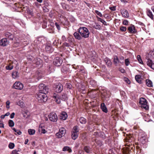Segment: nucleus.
<instances>
[{
	"label": "nucleus",
	"instance_id": "nucleus-1",
	"mask_svg": "<svg viewBox=\"0 0 154 154\" xmlns=\"http://www.w3.org/2000/svg\"><path fill=\"white\" fill-rule=\"evenodd\" d=\"M146 59L147 65L154 69V52L150 51L148 54Z\"/></svg>",
	"mask_w": 154,
	"mask_h": 154
},
{
	"label": "nucleus",
	"instance_id": "nucleus-2",
	"mask_svg": "<svg viewBox=\"0 0 154 154\" xmlns=\"http://www.w3.org/2000/svg\"><path fill=\"white\" fill-rule=\"evenodd\" d=\"M78 31L82 37L87 38L89 37L90 32L87 28L85 27H81L78 29Z\"/></svg>",
	"mask_w": 154,
	"mask_h": 154
},
{
	"label": "nucleus",
	"instance_id": "nucleus-3",
	"mask_svg": "<svg viewBox=\"0 0 154 154\" xmlns=\"http://www.w3.org/2000/svg\"><path fill=\"white\" fill-rule=\"evenodd\" d=\"M36 98L38 102L43 103L46 102L48 99V97L45 93L38 92L37 94Z\"/></svg>",
	"mask_w": 154,
	"mask_h": 154
},
{
	"label": "nucleus",
	"instance_id": "nucleus-4",
	"mask_svg": "<svg viewBox=\"0 0 154 154\" xmlns=\"http://www.w3.org/2000/svg\"><path fill=\"white\" fill-rule=\"evenodd\" d=\"M53 97L54 99V100L58 104H59L60 103V99L63 101H65L67 100V95L65 94H63L60 98L58 95L55 94L53 95Z\"/></svg>",
	"mask_w": 154,
	"mask_h": 154
},
{
	"label": "nucleus",
	"instance_id": "nucleus-5",
	"mask_svg": "<svg viewBox=\"0 0 154 154\" xmlns=\"http://www.w3.org/2000/svg\"><path fill=\"white\" fill-rule=\"evenodd\" d=\"M139 104L142 108H143L146 110L149 109V107L147 104V101L144 98L141 97L140 98Z\"/></svg>",
	"mask_w": 154,
	"mask_h": 154
},
{
	"label": "nucleus",
	"instance_id": "nucleus-6",
	"mask_svg": "<svg viewBox=\"0 0 154 154\" xmlns=\"http://www.w3.org/2000/svg\"><path fill=\"white\" fill-rule=\"evenodd\" d=\"M79 130L77 126H75L72 131L71 137L73 140H75L78 137Z\"/></svg>",
	"mask_w": 154,
	"mask_h": 154
},
{
	"label": "nucleus",
	"instance_id": "nucleus-7",
	"mask_svg": "<svg viewBox=\"0 0 154 154\" xmlns=\"http://www.w3.org/2000/svg\"><path fill=\"white\" fill-rule=\"evenodd\" d=\"M39 92L46 94L48 92V87L43 84H40L39 86Z\"/></svg>",
	"mask_w": 154,
	"mask_h": 154
},
{
	"label": "nucleus",
	"instance_id": "nucleus-8",
	"mask_svg": "<svg viewBox=\"0 0 154 154\" xmlns=\"http://www.w3.org/2000/svg\"><path fill=\"white\" fill-rule=\"evenodd\" d=\"M66 133L65 129L63 128L60 129L59 132L56 134V136L58 138H60L64 136Z\"/></svg>",
	"mask_w": 154,
	"mask_h": 154
},
{
	"label": "nucleus",
	"instance_id": "nucleus-9",
	"mask_svg": "<svg viewBox=\"0 0 154 154\" xmlns=\"http://www.w3.org/2000/svg\"><path fill=\"white\" fill-rule=\"evenodd\" d=\"M50 120L52 122H56L57 120V117L56 114L54 112L51 113L48 115Z\"/></svg>",
	"mask_w": 154,
	"mask_h": 154
},
{
	"label": "nucleus",
	"instance_id": "nucleus-10",
	"mask_svg": "<svg viewBox=\"0 0 154 154\" xmlns=\"http://www.w3.org/2000/svg\"><path fill=\"white\" fill-rule=\"evenodd\" d=\"M63 62V60L60 57H56L54 60L53 62L54 64L56 66H60Z\"/></svg>",
	"mask_w": 154,
	"mask_h": 154
},
{
	"label": "nucleus",
	"instance_id": "nucleus-11",
	"mask_svg": "<svg viewBox=\"0 0 154 154\" xmlns=\"http://www.w3.org/2000/svg\"><path fill=\"white\" fill-rule=\"evenodd\" d=\"M55 91L57 93H60L63 89V86L60 83L55 85L54 87Z\"/></svg>",
	"mask_w": 154,
	"mask_h": 154
},
{
	"label": "nucleus",
	"instance_id": "nucleus-12",
	"mask_svg": "<svg viewBox=\"0 0 154 154\" xmlns=\"http://www.w3.org/2000/svg\"><path fill=\"white\" fill-rule=\"evenodd\" d=\"M128 30L129 33L131 34H135L137 32L134 26L133 25H131L128 27Z\"/></svg>",
	"mask_w": 154,
	"mask_h": 154
},
{
	"label": "nucleus",
	"instance_id": "nucleus-13",
	"mask_svg": "<svg viewBox=\"0 0 154 154\" xmlns=\"http://www.w3.org/2000/svg\"><path fill=\"white\" fill-rule=\"evenodd\" d=\"M14 88L18 90H22L23 87V85L20 82H16L14 85Z\"/></svg>",
	"mask_w": 154,
	"mask_h": 154
},
{
	"label": "nucleus",
	"instance_id": "nucleus-14",
	"mask_svg": "<svg viewBox=\"0 0 154 154\" xmlns=\"http://www.w3.org/2000/svg\"><path fill=\"white\" fill-rule=\"evenodd\" d=\"M9 41L7 38H3L0 41V45L1 46H5L8 45Z\"/></svg>",
	"mask_w": 154,
	"mask_h": 154
},
{
	"label": "nucleus",
	"instance_id": "nucleus-15",
	"mask_svg": "<svg viewBox=\"0 0 154 154\" xmlns=\"http://www.w3.org/2000/svg\"><path fill=\"white\" fill-rule=\"evenodd\" d=\"M5 36L7 39L8 38L10 40L12 41L14 38V35L8 32H6L4 33Z\"/></svg>",
	"mask_w": 154,
	"mask_h": 154
},
{
	"label": "nucleus",
	"instance_id": "nucleus-16",
	"mask_svg": "<svg viewBox=\"0 0 154 154\" xmlns=\"http://www.w3.org/2000/svg\"><path fill=\"white\" fill-rule=\"evenodd\" d=\"M45 51L49 53H52L54 51V49L50 45H47L45 47Z\"/></svg>",
	"mask_w": 154,
	"mask_h": 154
},
{
	"label": "nucleus",
	"instance_id": "nucleus-17",
	"mask_svg": "<svg viewBox=\"0 0 154 154\" xmlns=\"http://www.w3.org/2000/svg\"><path fill=\"white\" fill-rule=\"evenodd\" d=\"M33 63L36 64L37 66L42 64V60L39 58H36L35 59L32 61Z\"/></svg>",
	"mask_w": 154,
	"mask_h": 154
},
{
	"label": "nucleus",
	"instance_id": "nucleus-18",
	"mask_svg": "<svg viewBox=\"0 0 154 154\" xmlns=\"http://www.w3.org/2000/svg\"><path fill=\"white\" fill-rule=\"evenodd\" d=\"M67 114L66 112H62L60 115V119L62 120H66L67 118Z\"/></svg>",
	"mask_w": 154,
	"mask_h": 154
},
{
	"label": "nucleus",
	"instance_id": "nucleus-19",
	"mask_svg": "<svg viewBox=\"0 0 154 154\" xmlns=\"http://www.w3.org/2000/svg\"><path fill=\"white\" fill-rule=\"evenodd\" d=\"M83 150L88 153H90L92 152L91 148L89 146H84Z\"/></svg>",
	"mask_w": 154,
	"mask_h": 154
},
{
	"label": "nucleus",
	"instance_id": "nucleus-20",
	"mask_svg": "<svg viewBox=\"0 0 154 154\" xmlns=\"http://www.w3.org/2000/svg\"><path fill=\"white\" fill-rule=\"evenodd\" d=\"M121 14L123 17L125 18H128L129 17V14L128 11L125 10L124 9L121 11Z\"/></svg>",
	"mask_w": 154,
	"mask_h": 154
},
{
	"label": "nucleus",
	"instance_id": "nucleus-21",
	"mask_svg": "<svg viewBox=\"0 0 154 154\" xmlns=\"http://www.w3.org/2000/svg\"><path fill=\"white\" fill-rule=\"evenodd\" d=\"M138 140L142 144H144L146 141V137L143 135L139 138Z\"/></svg>",
	"mask_w": 154,
	"mask_h": 154
},
{
	"label": "nucleus",
	"instance_id": "nucleus-22",
	"mask_svg": "<svg viewBox=\"0 0 154 154\" xmlns=\"http://www.w3.org/2000/svg\"><path fill=\"white\" fill-rule=\"evenodd\" d=\"M79 32H75L74 33V36L75 38L78 40H81L82 39V37L81 35L79 34Z\"/></svg>",
	"mask_w": 154,
	"mask_h": 154
},
{
	"label": "nucleus",
	"instance_id": "nucleus-23",
	"mask_svg": "<svg viewBox=\"0 0 154 154\" xmlns=\"http://www.w3.org/2000/svg\"><path fill=\"white\" fill-rule=\"evenodd\" d=\"M100 106L102 110L105 113H107L108 112L107 108L104 103H101Z\"/></svg>",
	"mask_w": 154,
	"mask_h": 154
},
{
	"label": "nucleus",
	"instance_id": "nucleus-24",
	"mask_svg": "<svg viewBox=\"0 0 154 154\" xmlns=\"http://www.w3.org/2000/svg\"><path fill=\"white\" fill-rule=\"evenodd\" d=\"M12 77L14 79H16L19 77V73L17 71H14L12 73Z\"/></svg>",
	"mask_w": 154,
	"mask_h": 154
},
{
	"label": "nucleus",
	"instance_id": "nucleus-25",
	"mask_svg": "<svg viewBox=\"0 0 154 154\" xmlns=\"http://www.w3.org/2000/svg\"><path fill=\"white\" fill-rule=\"evenodd\" d=\"M141 78V76L140 75H137L135 76L136 80L138 83L140 84H141L142 82Z\"/></svg>",
	"mask_w": 154,
	"mask_h": 154
},
{
	"label": "nucleus",
	"instance_id": "nucleus-26",
	"mask_svg": "<svg viewBox=\"0 0 154 154\" xmlns=\"http://www.w3.org/2000/svg\"><path fill=\"white\" fill-rule=\"evenodd\" d=\"M104 61L108 66H110L111 65L112 63L110 60L108 58H105L104 59Z\"/></svg>",
	"mask_w": 154,
	"mask_h": 154
},
{
	"label": "nucleus",
	"instance_id": "nucleus-27",
	"mask_svg": "<svg viewBox=\"0 0 154 154\" xmlns=\"http://www.w3.org/2000/svg\"><path fill=\"white\" fill-rule=\"evenodd\" d=\"M113 61L114 64L116 66H117L119 63H121V62L119 61V59L118 58V57L117 56H115L114 57Z\"/></svg>",
	"mask_w": 154,
	"mask_h": 154
},
{
	"label": "nucleus",
	"instance_id": "nucleus-28",
	"mask_svg": "<svg viewBox=\"0 0 154 154\" xmlns=\"http://www.w3.org/2000/svg\"><path fill=\"white\" fill-rule=\"evenodd\" d=\"M63 151H68L69 152H71L72 151L70 147L68 146H65L63 149Z\"/></svg>",
	"mask_w": 154,
	"mask_h": 154
},
{
	"label": "nucleus",
	"instance_id": "nucleus-29",
	"mask_svg": "<svg viewBox=\"0 0 154 154\" xmlns=\"http://www.w3.org/2000/svg\"><path fill=\"white\" fill-rule=\"evenodd\" d=\"M146 85L149 87H152V81L149 79H146Z\"/></svg>",
	"mask_w": 154,
	"mask_h": 154
},
{
	"label": "nucleus",
	"instance_id": "nucleus-30",
	"mask_svg": "<svg viewBox=\"0 0 154 154\" xmlns=\"http://www.w3.org/2000/svg\"><path fill=\"white\" fill-rule=\"evenodd\" d=\"M79 121L80 123L82 124H85L87 122L86 119L82 117H81L80 118Z\"/></svg>",
	"mask_w": 154,
	"mask_h": 154
},
{
	"label": "nucleus",
	"instance_id": "nucleus-31",
	"mask_svg": "<svg viewBox=\"0 0 154 154\" xmlns=\"http://www.w3.org/2000/svg\"><path fill=\"white\" fill-rule=\"evenodd\" d=\"M147 15L151 19H153V15L152 14V11L149 10H147Z\"/></svg>",
	"mask_w": 154,
	"mask_h": 154
},
{
	"label": "nucleus",
	"instance_id": "nucleus-32",
	"mask_svg": "<svg viewBox=\"0 0 154 154\" xmlns=\"http://www.w3.org/2000/svg\"><path fill=\"white\" fill-rule=\"evenodd\" d=\"M28 132L29 135H33L35 134V131L34 129H29Z\"/></svg>",
	"mask_w": 154,
	"mask_h": 154
},
{
	"label": "nucleus",
	"instance_id": "nucleus-33",
	"mask_svg": "<svg viewBox=\"0 0 154 154\" xmlns=\"http://www.w3.org/2000/svg\"><path fill=\"white\" fill-rule=\"evenodd\" d=\"M97 18L98 20L100 21L104 25H107L106 22L103 20L100 17H98V16H97Z\"/></svg>",
	"mask_w": 154,
	"mask_h": 154
},
{
	"label": "nucleus",
	"instance_id": "nucleus-34",
	"mask_svg": "<svg viewBox=\"0 0 154 154\" xmlns=\"http://www.w3.org/2000/svg\"><path fill=\"white\" fill-rule=\"evenodd\" d=\"M9 126L10 127H13L14 126V123L12 120H10L8 121Z\"/></svg>",
	"mask_w": 154,
	"mask_h": 154
},
{
	"label": "nucleus",
	"instance_id": "nucleus-35",
	"mask_svg": "<svg viewBox=\"0 0 154 154\" xmlns=\"http://www.w3.org/2000/svg\"><path fill=\"white\" fill-rule=\"evenodd\" d=\"M93 27L97 29H101L100 25L98 24H97L96 25L93 26Z\"/></svg>",
	"mask_w": 154,
	"mask_h": 154
},
{
	"label": "nucleus",
	"instance_id": "nucleus-36",
	"mask_svg": "<svg viewBox=\"0 0 154 154\" xmlns=\"http://www.w3.org/2000/svg\"><path fill=\"white\" fill-rule=\"evenodd\" d=\"M12 130L18 135H20L22 134L21 132L19 130H16L14 128H13Z\"/></svg>",
	"mask_w": 154,
	"mask_h": 154
},
{
	"label": "nucleus",
	"instance_id": "nucleus-37",
	"mask_svg": "<svg viewBox=\"0 0 154 154\" xmlns=\"http://www.w3.org/2000/svg\"><path fill=\"white\" fill-rule=\"evenodd\" d=\"M137 59L139 63L140 64H143V62L141 59L140 56L139 55H138L137 56Z\"/></svg>",
	"mask_w": 154,
	"mask_h": 154
},
{
	"label": "nucleus",
	"instance_id": "nucleus-38",
	"mask_svg": "<svg viewBox=\"0 0 154 154\" xmlns=\"http://www.w3.org/2000/svg\"><path fill=\"white\" fill-rule=\"evenodd\" d=\"M15 146L14 143H10L8 145V146L9 148L11 149H13L14 148Z\"/></svg>",
	"mask_w": 154,
	"mask_h": 154
},
{
	"label": "nucleus",
	"instance_id": "nucleus-39",
	"mask_svg": "<svg viewBox=\"0 0 154 154\" xmlns=\"http://www.w3.org/2000/svg\"><path fill=\"white\" fill-rule=\"evenodd\" d=\"M95 13L97 15H98L100 17H102L103 15L99 11H98L96 10H95Z\"/></svg>",
	"mask_w": 154,
	"mask_h": 154
},
{
	"label": "nucleus",
	"instance_id": "nucleus-40",
	"mask_svg": "<svg viewBox=\"0 0 154 154\" xmlns=\"http://www.w3.org/2000/svg\"><path fill=\"white\" fill-rule=\"evenodd\" d=\"M120 30L123 32H125L127 30L126 27L125 26H122L120 28Z\"/></svg>",
	"mask_w": 154,
	"mask_h": 154
},
{
	"label": "nucleus",
	"instance_id": "nucleus-41",
	"mask_svg": "<svg viewBox=\"0 0 154 154\" xmlns=\"http://www.w3.org/2000/svg\"><path fill=\"white\" fill-rule=\"evenodd\" d=\"M13 66H8L6 67L7 69L8 70H11L13 69Z\"/></svg>",
	"mask_w": 154,
	"mask_h": 154
},
{
	"label": "nucleus",
	"instance_id": "nucleus-42",
	"mask_svg": "<svg viewBox=\"0 0 154 154\" xmlns=\"http://www.w3.org/2000/svg\"><path fill=\"white\" fill-rule=\"evenodd\" d=\"M63 45V46L65 47H69L70 46V45L66 42H64Z\"/></svg>",
	"mask_w": 154,
	"mask_h": 154
},
{
	"label": "nucleus",
	"instance_id": "nucleus-43",
	"mask_svg": "<svg viewBox=\"0 0 154 154\" xmlns=\"http://www.w3.org/2000/svg\"><path fill=\"white\" fill-rule=\"evenodd\" d=\"M125 63L126 65V66H128L129 65L130 63L128 59H125Z\"/></svg>",
	"mask_w": 154,
	"mask_h": 154
},
{
	"label": "nucleus",
	"instance_id": "nucleus-44",
	"mask_svg": "<svg viewBox=\"0 0 154 154\" xmlns=\"http://www.w3.org/2000/svg\"><path fill=\"white\" fill-rule=\"evenodd\" d=\"M10 103L9 100H8L6 102V107L7 108L9 109L10 108L9 105H10Z\"/></svg>",
	"mask_w": 154,
	"mask_h": 154
},
{
	"label": "nucleus",
	"instance_id": "nucleus-45",
	"mask_svg": "<svg viewBox=\"0 0 154 154\" xmlns=\"http://www.w3.org/2000/svg\"><path fill=\"white\" fill-rule=\"evenodd\" d=\"M39 128H41L42 129V133L43 134H45L46 132V131L45 129L42 128V126H41V125L39 126Z\"/></svg>",
	"mask_w": 154,
	"mask_h": 154
},
{
	"label": "nucleus",
	"instance_id": "nucleus-46",
	"mask_svg": "<svg viewBox=\"0 0 154 154\" xmlns=\"http://www.w3.org/2000/svg\"><path fill=\"white\" fill-rule=\"evenodd\" d=\"M17 150H14L12 151L11 154H19Z\"/></svg>",
	"mask_w": 154,
	"mask_h": 154
},
{
	"label": "nucleus",
	"instance_id": "nucleus-47",
	"mask_svg": "<svg viewBox=\"0 0 154 154\" xmlns=\"http://www.w3.org/2000/svg\"><path fill=\"white\" fill-rule=\"evenodd\" d=\"M61 39L62 41L64 42L66 41H67L66 37L64 35H63L62 36Z\"/></svg>",
	"mask_w": 154,
	"mask_h": 154
},
{
	"label": "nucleus",
	"instance_id": "nucleus-48",
	"mask_svg": "<svg viewBox=\"0 0 154 154\" xmlns=\"http://www.w3.org/2000/svg\"><path fill=\"white\" fill-rule=\"evenodd\" d=\"M55 25L57 28V29L58 30H60V27L59 25L58 24V23H55Z\"/></svg>",
	"mask_w": 154,
	"mask_h": 154
},
{
	"label": "nucleus",
	"instance_id": "nucleus-49",
	"mask_svg": "<svg viewBox=\"0 0 154 154\" xmlns=\"http://www.w3.org/2000/svg\"><path fill=\"white\" fill-rule=\"evenodd\" d=\"M43 10L45 12H47L49 11L48 9L47 8V7L45 6L43 7Z\"/></svg>",
	"mask_w": 154,
	"mask_h": 154
},
{
	"label": "nucleus",
	"instance_id": "nucleus-50",
	"mask_svg": "<svg viewBox=\"0 0 154 154\" xmlns=\"http://www.w3.org/2000/svg\"><path fill=\"white\" fill-rule=\"evenodd\" d=\"M128 21L127 20H124L123 22V24L124 25H127L128 24Z\"/></svg>",
	"mask_w": 154,
	"mask_h": 154
},
{
	"label": "nucleus",
	"instance_id": "nucleus-51",
	"mask_svg": "<svg viewBox=\"0 0 154 154\" xmlns=\"http://www.w3.org/2000/svg\"><path fill=\"white\" fill-rule=\"evenodd\" d=\"M109 9L112 11H115L116 10V7L113 6L109 7Z\"/></svg>",
	"mask_w": 154,
	"mask_h": 154
},
{
	"label": "nucleus",
	"instance_id": "nucleus-52",
	"mask_svg": "<svg viewBox=\"0 0 154 154\" xmlns=\"http://www.w3.org/2000/svg\"><path fill=\"white\" fill-rule=\"evenodd\" d=\"M15 115V113L14 112L12 113L10 116V117L11 119H13Z\"/></svg>",
	"mask_w": 154,
	"mask_h": 154
},
{
	"label": "nucleus",
	"instance_id": "nucleus-53",
	"mask_svg": "<svg viewBox=\"0 0 154 154\" xmlns=\"http://www.w3.org/2000/svg\"><path fill=\"white\" fill-rule=\"evenodd\" d=\"M125 81L128 84H129L130 83V82L129 80L127 78L125 79Z\"/></svg>",
	"mask_w": 154,
	"mask_h": 154
},
{
	"label": "nucleus",
	"instance_id": "nucleus-54",
	"mask_svg": "<svg viewBox=\"0 0 154 154\" xmlns=\"http://www.w3.org/2000/svg\"><path fill=\"white\" fill-rule=\"evenodd\" d=\"M146 117L145 116V117H144V120L147 122H149L150 121V120L149 119H146Z\"/></svg>",
	"mask_w": 154,
	"mask_h": 154
},
{
	"label": "nucleus",
	"instance_id": "nucleus-55",
	"mask_svg": "<svg viewBox=\"0 0 154 154\" xmlns=\"http://www.w3.org/2000/svg\"><path fill=\"white\" fill-rule=\"evenodd\" d=\"M68 2H77L78 1V0H67Z\"/></svg>",
	"mask_w": 154,
	"mask_h": 154
},
{
	"label": "nucleus",
	"instance_id": "nucleus-56",
	"mask_svg": "<svg viewBox=\"0 0 154 154\" xmlns=\"http://www.w3.org/2000/svg\"><path fill=\"white\" fill-rule=\"evenodd\" d=\"M94 135L95 136H98V132H94Z\"/></svg>",
	"mask_w": 154,
	"mask_h": 154
},
{
	"label": "nucleus",
	"instance_id": "nucleus-57",
	"mask_svg": "<svg viewBox=\"0 0 154 154\" xmlns=\"http://www.w3.org/2000/svg\"><path fill=\"white\" fill-rule=\"evenodd\" d=\"M0 128H4V125L3 123H0Z\"/></svg>",
	"mask_w": 154,
	"mask_h": 154
},
{
	"label": "nucleus",
	"instance_id": "nucleus-58",
	"mask_svg": "<svg viewBox=\"0 0 154 154\" xmlns=\"http://www.w3.org/2000/svg\"><path fill=\"white\" fill-rule=\"evenodd\" d=\"M29 141V140L28 139H26V140L25 141V142H24V144H26Z\"/></svg>",
	"mask_w": 154,
	"mask_h": 154
},
{
	"label": "nucleus",
	"instance_id": "nucleus-59",
	"mask_svg": "<svg viewBox=\"0 0 154 154\" xmlns=\"http://www.w3.org/2000/svg\"><path fill=\"white\" fill-rule=\"evenodd\" d=\"M67 87L69 89H70L71 88V86L70 85H67Z\"/></svg>",
	"mask_w": 154,
	"mask_h": 154
},
{
	"label": "nucleus",
	"instance_id": "nucleus-60",
	"mask_svg": "<svg viewBox=\"0 0 154 154\" xmlns=\"http://www.w3.org/2000/svg\"><path fill=\"white\" fill-rule=\"evenodd\" d=\"M10 115V113L9 112H8L6 113L5 115V116H8Z\"/></svg>",
	"mask_w": 154,
	"mask_h": 154
},
{
	"label": "nucleus",
	"instance_id": "nucleus-61",
	"mask_svg": "<svg viewBox=\"0 0 154 154\" xmlns=\"http://www.w3.org/2000/svg\"><path fill=\"white\" fill-rule=\"evenodd\" d=\"M120 0L122 2H123L124 3H126V2H127L126 1V0Z\"/></svg>",
	"mask_w": 154,
	"mask_h": 154
},
{
	"label": "nucleus",
	"instance_id": "nucleus-62",
	"mask_svg": "<svg viewBox=\"0 0 154 154\" xmlns=\"http://www.w3.org/2000/svg\"><path fill=\"white\" fill-rule=\"evenodd\" d=\"M121 71L122 73H124L125 72V71L123 69H122L121 70Z\"/></svg>",
	"mask_w": 154,
	"mask_h": 154
},
{
	"label": "nucleus",
	"instance_id": "nucleus-63",
	"mask_svg": "<svg viewBox=\"0 0 154 154\" xmlns=\"http://www.w3.org/2000/svg\"><path fill=\"white\" fill-rule=\"evenodd\" d=\"M5 115H2V116H1V117H1V119H4V118H5Z\"/></svg>",
	"mask_w": 154,
	"mask_h": 154
},
{
	"label": "nucleus",
	"instance_id": "nucleus-64",
	"mask_svg": "<svg viewBox=\"0 0 154 154\" xmlns=\"http://www.w3.org/2000/svg\"><path fill=\"white\" fill-rule=\"evenodd\" d=\"M36 1L39 3H41L42 1V0H36Z\"/></svg>",
	"mask_w": 154,
	"mask_h": 154
}]
</instances>
